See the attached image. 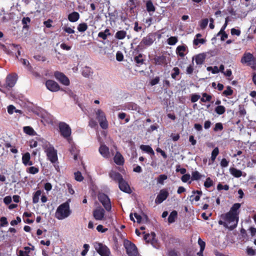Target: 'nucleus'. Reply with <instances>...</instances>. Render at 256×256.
Returning <instances> with one entry per match:
<instances>
[{"instance_id": "obj_52", "label": "nucleus", "mask_w": 256, "mask_h": 256, "mask_svg": "<svg viewBox=\"0 0 256 256\" xmlns=\"http://www.w3.org/2000/svg\"><path fill=\"white\" fill-rule=\"evenodd\" d=\"M206 42V40L203 39H198L195 38L194 40V44L196 46H198L200 43L202 44H204Z\"/></svg>"}, {"instance_id": "obj_14", "label": "nucleus", "mask_w": 256, "mask_h": 256, "mask_svg": "<svg viewBox=\"0 0 256 256\" xmlns=\"http://www.w3.org/2000/svg\"><path fill=\"white\" fill-rule=\"evenodd\" d=\"M17 75L15 74H8L6 78V85L7 87L12 88L16 83Z\"/></svg>"}, {"instance_id": "obj_41", "label": "nucleus", "mask_w": 256, "mask_h": 256, "mask_svg": "<svg viewBox=\"0 0 256 256\" xmlns=\"http://www.w3.org/2000/svg\"><path fill=\"white\" fill-rule=\"evenodd\" d=\"M88 26L86 23L80 24L78 27V30L80 32H84L86 30Z\"/></svg>"}, {"instance_id": "obj_57", "label": "nucleus", "mask_w": 256, "mask_h": 256, "mask_svg": "<svg viewBox=\"0 0 256 256\" xmlns=\"http://www.w3.org/2000/svg\"><path fill=\"white\" fill-rule=\"evenodd\" d=\"M38 169L34 166H31L29 168V172L32 174H35L38 172Z\"/></svg>"}, {"instance_id": "obj_25", "label": "nucleus", "mask_w": 256, "mask_h": 256, "mask_svg": "<svg viewBox=\"0 0 256 256\" xmlns=\"http://www.w3.org/2000/svg\"><path fill=\"white\" fill-rule=\"evenodd\" d=\"M240 207V204L239 203L234 204L232 207L230 208V210L228 212L236 214V216H238L239 212H238V210Z\"/></svg>"}, {"instance_id": "obj_31", "label": "nucleus", "mask_w": 256, "mask_h": 256, "mask_svg": "<svg viewBox=\"0 0 256 256\" xmlns=\"http://www.w3.org/2000/svg\"><path fill=\"white\" fill-rule=\"evenodd\" d=\"M24 131L26 134L30 136H34L35 134L34 129L28 126L24 127Z\"/></svg>"}, {"instance_id": "obj_7", "label": "nucleus", "mask_w": 256, "mask_h": 256, "mask_svg": "<svg viewBox=\"0 0 256 256\" xmlns=\"http://www.w3.org/2000/svg\"><path fill=\"white\" fill-rule=\"evenodd\" d=\"M98 199L106 210L109 212L111 210L112 206L110 200L107 195L104 193H100L98 194Z\"/></svg>"}, {"instance_id": "obj_63", "label": "nucleus", "mask_w": 256, "mask_h": 256, "mask_svg": "<svg viewBox=\"0 0 256 256\" xmlns=\"http://www.w3.org/2000/svg\"><path fill=\"white\" fill-rule=\"evenodd\" d=\"M228 164V162L226 158H222L220 162V166L222 167H226Z\"/></svg>"}, {"instance_id": "obj_26", "label": "nucleus", "mask_w": 256, "mask_h": 256, "mask_svg": "<svg viewBox=\"0 0 256 256\" xmlns=\"http://www.w3.org/2000/svg\"><path fill=\"white\" fill-rule=\"evenodd\" d=\"M206 58V56L204 54H200L196 56V62L197 64H202Z\"/></svg>"}, {"instance_id": "obj_16", "label": "nucleus", "mask_w": 256, "mask_h": 256, "mask_svg": "<svg viewBox=\"0 0 256 256\" xmlns=\"http://www.w3.org/2000/svg\"><path fill=\"white\" fill-rule=\"evenodd\" d=\"M154 42V36L152 34H150L146 37L142 38L140 44L141 46L143 45L150 46Z\"/></svg>"}, {"instance_id": "obj_2", "label": "nucleus", "mask_w": 256, "mask_h": 256, "mask_svg": "<svg viewBox=\"0 0 256 256\" xmlns=\"http://www.w3.org/2000/svg\"><path fill=\"white\" fill-rule=\"evenodd\" d=\"M70 214L69 204L68 202H64L58 208L56 212V217L58 220H63L68 218Z\"/></svg>"}, {"instance_id": "obj_47", "label": "nucleus", "mask_w": 256, "mask_h": 256, "mask_svg": "<svg viewBox=\"0 0 256 256\" xmlns=\"http://www.w3.org/2000/svg\"><path fill=\"white\" fill-rule=\"evenodd\" d=\"M208 18H204L200 22V26L202 29H204L206 28L208 24Z\"/></svg>"}, {"instance_id": "obj_3", "label": "nucleus", "mask_w": 256, "mask_h": 256, "mask_svg": "<svg viewBox=\"0 0 256 256\" xmlns=\"http://www.w3.org/2000/svg\"><path fill=\"white\" fill-rule=\"evenodd\" d=\"M58 128L61 135L65 138H66L69 143H70L72 138H70V136L72 132L70 126L64 122H60L58 124Z\"/></svg>"}, {"instance_id": "obj_11", "label": "nucleus", "mask_w": 256, "mask_h": 256, "mask_svg": "<svg viewBox=\"0 0 256 256\" xmlns=\"http://www.w3.org/2000/svg\"><path fill=\"white\" fill-rule=\"evenodd\" d=\"M54 76L56 79L59 80L65 86L69 85V80L64 74L59 72H54Z\"/></svg>"}, {"instance_id": "obj_58", "label": "nucleus", "mask_w": 256, "mask_h": 256, "mask_svg": "<svg viewBox=\"0 0 256 256\" xmlns=\"http://www.w3.org/2000/svg\"><path fill=\"white\" fill-rule=\"evenodd\" d=\"M160 81V78L158 76H156V78H154L152 79L151 80L150 82V84H151V86H154L156 84H157Z\"/></svg>"}, {"instance_id": "obj_50", "label": "nucleus", "mask_w": 256, "mask_h": 256, "mask_svg": "<svg viewBox=\"0 0 256 256\" xmlns=\"http://www.w3.org/2000/svg\"><path fill=\"white\" fill-rule=\"evenodd\" d=\"M246 253L249 256H253L256 254V251L252 248L248 247L246 248Z\"/></svg>"}, {"instance_id": "obj_37", "label": "nucleus", "mask_w": 256, "mask_h": 256, "mask_svg": "<svg viewBox=\"0 0 256 256\" xmlns=\"http://www.w3.org/2000/svg\"><path fill=\"white\" fill-rule=\"evenodd\" d=\"M168 43L169 45H174L178 42V38L176 36H171L168 39Z\"/></svg>"}, {"instance_id": "obj_44", "label": "nucleus", "mask_w": 256, "mask_h": 256, "mask_svg": "<svg viewBox=\"0 0 256 256\" xmlns=\"http://www.w3.org/2000/svg\"><path fill=\"white\" fill-rule=\"evenodd\" d=\"M74 176L76 180L78 182H81L84 179L81 172L78 171L74 173Z\"/></svg>"}, {"instance_id": "obj_34", "label": "nucleus", "mask_w": 256, "mask_h": 256, "mask_svg": "<svg viewBox=\"0 0 256 256\" xmlns=\"http://www.w3.org/2000/svg\"><path fill=\"white\" fill-rule=\"evenodd\" d=\"M226 108L222 106H218L215 108V112L220 115L224 114Z\"/></svg>"}, {"instance_id": "obj_49", "label": "nucleus", "mask_w": 256, "mask_h": 256, "mask_svg": "<svg viewBox=\"0 0 256 256\" xmlns=\"http://www.w3.org/2000/svg\"><path fill=\"white\" fill-rule=\"evenodd\" d=\"M142 58V56L141 54H139L138 56H135L134 58V61L137 63V64H142L143 62V59Z\"/></svg>"}, {"instance_id": "obj_15", "label": "nucleus", "mask_w": 256, "mask_h": 256, "mask_svg": "<svg viewBox=\"0 0 256 256\" xmlns=\"http://www.w3.org/2000/svg\"><path fill=\"white\" fill-rule=\"evenodd\" d=\"M118 187L122 191L128 194L131 192V190L128 184L124 178L118 182Z\"/></svg>"}, {"instance_id": "obj_21", "label": "nucleus", "mask_w": 256, "mask_h": 256, "mask_svg": "<svg viewBox=\"0 0 256 256\" xmlns=\"http://www.w3.org/2000/svg\"><path fill=\"white\" fill-rule=\"evenodd\" d=\"M114 159L115 163L118 165H122L124 162L123 156L118 152H116Z\"/></svg>"}, {"instance_id": "obj_10", "label": "nucleus", "mask_w": 256, "mask_h": 256, "mask_svg": "<svg viewBox=\"0 0 256 256\" xmlns=\"http://www.w3.org/2000/svg\"><path fill=\"white\" fill-rule=\"evenodd\" d=\"M104 212L103 208L101 206H98L94 210L93 216L96 220H101L104 219Z\"/></svg>"}, {"instance_id": "obj_40", "label": "nucleus", "mask_w": 256, "mask_h": 256, "mask_svg": "<svg viewBox=\"0 0 256 256\" xmlns=\"http://www.w3.org/2000/svg\"><path fill=\"white\" fill-rule=\"evenodd\" d=\"M40 194L41 192L40 190H38L35 192L32 198V202L36 204L38 202Z\"/></svg>"}, {"instance_id": "obj_48", "label": "nucleus", "mask_w": 256, "mask_h": 256, "mask_svg": "<svg viewBox=\"0 0 256 256\" xmlns=\"http://www.w3.org/2000/svg\"><path fill=\"white\" fill-rule=\"evenodd\" d=\"M0 226L1 227L4 226L8 224L6 218L4 216H2L0 218Z\"/></svg>"}, {"instance_id": "obj_27", "label": "nucleus", "mask_w": 256, "mask_h": 256, "mask_svg": "<svg viewBox=\"0 0 256 256\" xmlns=\"http://www.w3.org/2000/svg\"><path fill=\"white\" fill-rule=\"evenodd\" d=\"M178 216V212L176 210L172 211L168 217V222L170 224L173 223L175 222Z\"/></svg>"}, {"instance_id": "obj_5", "label": "nucleus", "mask_w": 256, "mask_h": 256, "mask_svg": "<svg viewBox=\"0 0 256 256\" xmlns=\"http://www.w3.org/2000/svg\"><path fill=\"white\" fill-rule=\"evenodd\" d=\"M124 245L128 256H136L138 250L136 246L134 244L126 240H124Z\"/></svg>"}, {"instance_id": "obj_23", "label": "nucleus", "mask_w": 256, "mask_h": 256, "mask_svg": "<svg viewBox=\"0 0 256 256\" xmlns=\"http://www.w3.org/2000/svg\"><path fill=\"white\" fill-rule=\"evenodd\" d=\"M80 18V14L78 12H72L69 14L68 16V19L70 22H75L77 21Z\"/></svg>"}, {"instance_id": "obj_4", "label": "nucleus", "mask_w": 256, "mask_h": 256, "mask_svg": "<svg viewBox=\"0 0 256 256\" xmlns=\"http://www.w3.org/2000/svg\"><path fill=\"white\" fill-rule=\"evenodd\" d=\"M44 149L48 159L52 163L56 162L58 160L56 150L49 144H46Z\"/></svg>"}, {"instance_id": "obj_46", "label": "nucleus", "mask_w": 256, "mask_h": 256, "mask_svg": "<svg viewBox=\"0 0 256 256\" xmlns=\"http://www.w3.org/2000/svg\"><path fill=\"white\" fill-rule=\"evenodd\" d=\"M174 72H172L171 74L172 77L175 79L176 76H178L180 74V70L178 68L175 67L172 69Z\"/></svg>"}, {"instance_id": "obj_13", "label": "nucleus", "mask_w": 256, "mask_h": 256, "mask_svg": "<svg viewBox=\"0 0 256 256\" xmlns=\"http://www.w3.org/2000/svg\"><path fill=\"white\" fill-rule=\"evenodd\" d=\"M168 194H169L166 190H161L156 199L155 202L158 204H161L164 200L166 199Z\"/></svg>"}, {"instance_id": "obj_64", "label": "nucleus", "mask_w": 256, "mask_h": 256, "mask_svg": "<svg viewBox=\"0 0 256 256\" xmlns=\"http://www.w3.org/2000/svg\"><path fill=\"white\" fill-rule=\"evenodd\" d=\"M4 202L6 204H10L12 202V198L10 196H6L4 199Z\"/></svg>"}, {"instance_id": "obj_45", "label": "nucleus", "mask_w": 256, "mask_h": 256, "mask_svg": "<svg viewBox=\"0 0 256 256\" xmlns=\"http://www.w3.org/2000/svg\"><path fill=\"white\" fill-rule=\"evenodd\" d=\"M233 93L232 90L231 89L230 86H228L226 88V90L224 91L223 94L226 96H230L232 95Z\"/></svg>"}, {"instance_id": "obj_30", "label": "nucleus", "mask_w": 256, "mask_h": 256, "mask_svg": "<svg viewBox=\"0 0 256 256\" xmlns=\"http://www.w3.org/2000/svg\"><path fill=\"white\" fill-rule=\"evenodd\" d=\"M24 249L25 250L24 251H23L22 250H19V256H30L28 254L30 252V248L28 246H25L24 248Z\"/></svg>"}, {"instance_id": "obj_36", "label": "nucleus", "mask_w": 256, "mask_h": 256, "mask_svg": "<svg viewBox=\"0 0 256 256\" xmlns=\"http://www.w3.org/2000/svg\"><path fill=\"white\" fill-rule=\"evenodd\" d=\"M219 153V150L218 147L215 148L212 152V156H211V160L212 162H214L218 154Z\"/></svg>"}, {"instance_id": "obj_39", "label": "nucleus", "mask_w": 256, "mask_h": 256, "mask_svg": "<svg viewBox=\"0 0 256 256\" xmlns=\"http://www.w3.org/2000/svg\"><path fill=\"white\" fill-rule=\"evenodd\" d=\"M202 177L198 171H194L192 172V180H198Z\"/></svg>"}, {"instance_id": "obj_29", "label": "nucleus", "mask_w": 256, "mask_h": 256, "mask_svg": "<svg viewBox=\"0 0 256 256\" xmlns=\"http://www.w3.org/2000/svg\"><path fill=\"white\" fill-rule=\"evenodd\" d=\"M231 174L236 178H240L242 176V172L236 168H232L230 169Z\"/></svg>"}, {"instance_id": "obj_19", "label": "nucleus", "mask_w": 256, "mask_h": 256, "mask_svg": "<svg viewBox=\"0 0 256 256\" xmlns=\"http://www.w3.org/2000/svg\"><path fill=\"white\" fill-rule=\"evenodd\" d=\"M126 108L128 110L135 111L138 113L141 112L140 108L135 103H134V102L128 103V104H126Z\"/></svg>"}, {"instance_id": "obj_18", "label": "nucleus", "mask_w": 256, "mask_h": 256, "mask_svg": "<svg viewBox=\"0 0 256 256\" xmlns=\"http://www.w3.org/2000/svg\"><path fill=\"white\" fill-rule=\"evenodd\" d=\"M99 152L105 158H108L110 156L109 148L106 145H101L99 148Z\"/></svg>"}, {"instance_id": "obj_35", "label": "nucleus", "mask_w": 256, "mask_h": 256, "mask_svg": "<svg viewBox=\"0 0 256 256\" xmlns=\"http://www.w3.org/2000/svg\"><path fill=\"white\" fill-rule=\"evenodd\" d=\"M126 36V32L124 30L118 31L116 34V38L119 40H122Z\"/></svg>"}, {"instance_id": "obj_61", "label": "nucleus", "mask_w": 256, "mask_h": 256, "mask_svg": "<svg viewBox=\"0 0 256 256\" xmlns=\"http://www.w3.org/2000/svg\"><path fill=\"white\" fill-rule=\"evenodd\" d=\"M96 230L98 232H104L108 230L107 228H104L103 226L101 224L97 226Z\"/></svg>"}, {"instance_id": "obj_28", "label": "nucleus", "mask_w": 256, "mask_h": 256, "mask_svg": "<svg viewBox=\"0 0 256 256\" xmlns=\"http://www.w3.org/2000/svg\"><path fill=\"white\" fill-rule=\"evenodd\" d=\"M140 148L147 153L150 154L152 155H154V151L149 146L142 144L140 146Z\"/></svg>"}, {"instance_id": "obj_54", "label": "nucleus", "mask_w": 256, "mask_h": 256, "mask_svg": "<svg viewBox=\"0 0 256 256\" xmlns=\"http://www.w3.org/2000/svg\"><path fill=\"white\" fill-rule=\"evenodd\" d=\"M223 129L222 124L221 123H216L214 128V131L222 130Z\"/></svg>"}, {"instance_id": "obj_22", "label": "nucleus", "mask_w": 256, "mask_h": 256, "mask_svg": "<svg viewBox=\"0 0 256 256\" xmlns=\"http://www.w3.org/2000/svg\"><path fill=\"white\" fill-rule=\"evenodd\" d=\"M154 60L156 64L160 65L164 64H166V57L164 56H156L154 58Z\"/></svg>"}, {"instance_id": "obj_9", "label": "nucleus", "mask_w": 256, "mask_h": 256, "mask_svg": "<svg viewBox=\"0 0 256 256\" xmlns=\"http://www.w3.org/2000/svg\"><path fill=\"white\" fill-rule=\"evenodd\" d=\"M242 64H246L248 66H250L256 64V60L252 55L250 52H245L240 60Z\"/></svg>"}, {"instance_id": "obj_51", "label": "nucleus", "mask_w": 256, "mask_h": 256, "mask_svg": "<svg viewBox=\"0 0 256 256\" xmlns=\"http://www.w3.org/2000/svg\"><path fill=\"white\" fill-rule=\"evenodd\" d=\"M30 18L28 17L24 18L22 20V23L24 24L23 28H26L27 27V24L30 22Z\"/></svg>"}, {"instance_id": "obj_20", "label": "nucleus", "mask_w": 256, "mask_h": 256, "mask_svg": "<svg viewBox=\"0 0 256 256\" xmlns=\"http://www.w3.org/2000/svg\"><path fill=\"white\" fill-rule=\"evenodd\" d=\"M187 50V46L185 45L179 46L176 49V54L180 56L183 58L185 56L184 52Z\"/></svg>"}, {"instance_id": "obj_38", "label": "nucleus", "mask_w": 256, "mask_h": 256, "mask_svg": "<svg viewBox=\"0 0 256 256\" xmlns=\"http://www.w3.org/2000/svg\"><path fill=\"white\" fill-rule=\"evenodd\" d=\"M212 97L211 96L208 94L206 93L202 94V98L200 99L202 102H206L210 101Z\"/></svg>"}, {"instance_id": "obj_53", "label": "nucleus", "mask_w": 256, "mask_h": 256, "mask_svg": "<svg viewBox=\"0 0 256 256\" xmlns=\"http://www.w3.org/2000/svg\"><path fill=\"white\" fill-rule=\"evenodd\" d=\"M198 244L200 246V250H201L202 251H204L205 248V242L199 238Z\"/></svg>"}, {"instance_id": "obj_60", "label": "nucleus", "mask_w": 256, "mask_h": 256, "mask_svg": "<svg viewBox=\"0 0 256 256\" xmlns=\"http://www.w3.org/2000/svg\"><path fill=\"white\" fill-rule=\"evenodd\" d=\"M124 58L123 54L120 52H117L116 54V59L117 60L120 62Z\"/></svg>"}, {"instance_id": "obj_42", "label": "nucleus", "mask_w": 256, "mask_h": 256, "mask_svg": "<svg viewBox=\"0 0 256 256\" xmlns=\"http://www.w3.org/2000/svg\"><path fill=\"white\" fill-rule=\"evenodd\" d=\"M212 185L213 181L210 179V178H208L204 183V186L206 188H208Z\"/></svg>"}, {"instance_id": "obj_6", "label": "nucleus", "mask_w": 256, "mask_h": 256, "mask_svg": "<svg viewBox=\"0 0 256 256\" xmlns=\"http://www.w3.org/2000/svg\"><path fill=\"white\" fill-rule=\"evenodd\" d=\"M94 246L96 252L101 256H110V250L106 245L102 243L96 242Z\"/></svg>"}, {"instance_id": "obj_33", "label": "nucleus", "mask_w": 256, "mask_h": 256, "mask_svg": "<svg viewBox=\"0 0 256 256\" xmlns=\"http://www.w3.org/2000/svg\"><path fill=\"white\" fill-rule=\"evenodd\" d=\"M91 69L90 68L86 66L83 68L82 74L84 77H88L91 74Z\"/></svg>"}, {"instance_id": "obj_43", "label": "nucleus", "mask_w": 256, "mask_h": 256, "mask_svg": "<svg viewBox=\"0 0 256 256\" xmlns=\"http://www.w3.org/2000/svg\"><path fill=\"white\" fill-rule=\"evenodd\" d=\"M168 178L167 176L165 174H160L158 178V182L163 184H164V181L166 180Z\"/></svg>"}, {"instance_id": "obj_55", "label": "nucleus", "mask_w": 256, "mask_h": 256, "mask_svg": "<svg viewBox=\"0 0 256 256\" xmlns=\"http://www.w3.org/2000/svg\"><path fill=\"white\" fill-rule=\"evenodd\" d=\"M200 98V95H198L196 94H192V98H191V102H197Z\"/></svg>"}, {"instance_id": "obj_32", "label": "nucleus", "mask_w": 256, "mask_h": 256, "mask_svg": "<svg viewBox=\"0 0 256 256\" xmlns=\"http://www.w3.org/2000/svg\"><path fill=\"white\" fill-rule=\"evenodd\" d=\"M146 10L148 12H154L155 11V7L154 6L152 2L150 0V1H148L147 2L146 4Z\"/></svg>"}, {"instance_id": "obj_12", "label": "nucleus", "mask_w": 256, "mask_h": 256, "mask_svg": "<svg viewBox=\"0 0 256 256\" xmlns=\"http://www.w3.org/2000/svg\"><path fill=\"white\" fill-rule=\"evenodd\" d=\"M46 88L51 92H56L60 90V86L58 84L52 80H48L46 82Z\"/></svg>"}, {"instance_id": "obj_56", "label": "nucleus", "mask_w": 256, "mask_h": 256, "mask_svg": "<svg viewBox=\"0 0 256 256\" xmlns=\"http://www.w3.org/2000/svg\"><path fill=\"white\" fill-rule=\"evenodd\" d=\"M62 29L64 30V32L69 34L74 33V30L70 28L64 26L62 28Z\"/></svg>"}, {"instance_id": "obj_62", "label": "nucleus", "mask_w": 256, "mask_h": 256, "mask_svg": "<svg viewBox=\"0 0 256 256\" xmlns=\"http://www.w3.org/2000/svg\"><path fill=\"white\" fill-rule=\"evenodd\" d=\"M190 178V175L189 174H185L182 176L181 179L183 182H188Z\"/></svg>"}, {"instance_id": "obj_17", "label": "nucleus", "mask_w": 256, "mask_h": 256, "mask_svg": "<svg viewBox=\"0 0 256 256\" xmlns=\"http://www.w3.org/2000/svg\"><path fill=\"white\" fill-rule=\"evenodd\" d=\"M109 176L114 180L118 182L122 180L123 179V178L120 174L114 170L110 172L109 173Z\"/></svg>"}, {"instance_id": "obj_24", "label": "nucleus", "mask_w": 256, "mask_h": 256, "mask_svg": "<svg viewBox=\"0 0 256 256\" xmlns=\"http://www.w3.org/2000/svg\"><path fill=\"white\" fill-rule=\"evenodd\" d=\"M30 154L28 152H26L23 155L22 160L25 165L31 166L32 164V162H30Z\"/></svg>"}, {"instance_id": "obj_8", "label": "nucleus", "mask_w": 256, "mask_h": 256, "mask_svg": "<svg viewBox=\"0 0 256 256\" xmlns=\"http://www.w3.org/2000/svg\"><path fill=\"white\" fill-rule=\"evenodd\" d=\"M96 115L100 127L103 129H106L108 124L104 112L101 110H98L96 112Z\"/></svg>"}, {"instance_id": "obj_59", "label": "nucleus", "mask_w": 256, "mask_h": 256, "mask_svg": "<svg viewBox=\"0 0 256 256\" xmlns=\"http://www.w3.org/2000/svg\"><path fill=\"white\" fill-rule=\"evenodd\" d=\"M231 34L232 35H236V36H240V31L239 30L236 29L234 28H232L231 30Z\"/></svg>"}, {"instance_id": "obj_1", "label": "nucleus", "mask_w": 256, "mask_h": 256, "mask_svg": "<svg viewBox=\"0 0 256 256\" xmlns=\"http://www.w3.org/2000/svg\"><path fill=\"white\" fill-rule=\"evenodd\" d=\"M220 218L227 222V228L232 230L237 226L238 216L236 214H232L230 212L222 214L220 216Z\"/></svg>"}]
</instances>
